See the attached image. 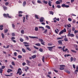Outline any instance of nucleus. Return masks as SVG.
<instances>
[{
    "label": "nucleus",
    "instance_id": "obj_1",
    "mask_svg": "<svg viewBox=\"0 0 78 78\" xmlns=\"http://www.w3.org/2000/svg\"><path fill=\"white\" fill-rule=\"evenodd\" d=\"M22 69L20 68H19L18 69V72H17L16 74H19V75H21L22 74Z\"/></svg>",
    "mask_w": 78,
    "mask_h": 78
},
{
    "label": "nucleus",
    "instance_id": "obj_2",
    "mask_svg": "<svg viewBox=\"0 0 78 78\" xmlns=\"http://www.w3.org/2000/svg\"><path fill=\"white\" fill-rule=\"evenodd\" d=\"M62 7L64 8H69V5H66L65 4H63L62 5Z\"/></svg>",
    "mask_w": 78,
    "mask_h": 78
},
{
    "label": "nucleus",
    "instance_id": "obj_3",
    "mask_svg": "<svg viewBox=\"0 0 78 78\" xmlns=\"http://www.w3.org/2000/svg\"><path fill=\"white\" fill-rule=\"evenodd\" d=\"M66 48V46H63L62 47V49L63 50V51H65L66 52V51H67L68 50V49L67 48H66L65 50H64V48Z\"/></svg>",
    "mask_w": 78,
    "mask_h": 78
},
{
    "label": "nucleus",
    "instance_id": "obj_4",
    "mask_svg": "<svg viewBox=\"0 0 78 78\" xmlns=\"http://www.w3.org/2000/svg\"><path fill=\"white\" fill-rule=\"evenodd\" d=\"M62 41H64V40H58V42L59 43V44H60L61 45H62Z\"/></svg>",
    "mask_w": 78,
    "mask_h": 78
},
{
    "label": "nucleus",
    "instance_id": "obj_5",
    "mask_svg": "<svg viewBox=\"0 0 78 78\" xmlns=\"http://www.w3.org/2000/svg\"><path fill=\"white\" fill-rule=\"evenodd\" d=\"M47 48H48L49 49V51H52V50H52V49L53 48V47H47Z\"/></svg>",
    "mask_w": 78,
    "mask_h": 78
},
{
    "label": "nucleus",
    "instance_id": "obj_6",
    "mask_svg": "<svg viewBox=\"0 0 78 78\" xmlns=\"http://www.w3.org/2000/svg\"><path fill=\"white\" fill-rule=\"evenodd\" d=\"M4 16H5V17H9V18H11V17L9 16V14H3Z\"/></svg>",
    "mask_w": 78,
    "mask_h": 78
},
{
    "label": "nucleus",
    "instance_id": "obj_7",
    "mask_svg": "<svg viewBox=\"0 0 78 78\" xmlns=\"http://www.w3.org/2000/svg\"><path fill=\"white\" fill-rule=\"evenodd\" d=\"M44 18L41 17L40 19V21L41 22H44Z\"/></svg>",
    "mask_w": 78,
    "mask_h": 78
},
{
    "label": "nucleus",
    "instance_id": "obj_8",
    "mask_svg": "<svg viewBox=\"0 0 78 78\" xmlns=\"http://www.w3.org/2000/svg\"><path fill=\"white\" fill-rule=\"evenodd\" d=\"M29 37L31 39H38L37 37H31L30 36H29Z\"/></svg>",
    "mask_w": 78,
    "mask_h": 78
},
{
    "label": "nucleus",
    "instance_id": "obj_9",
    "mask_svg": "<svg viewBox=\"0 0 78 78\" xmlns=\"http://www.w3.org/2000/svg\"><path fill=\"white\" fill-rule=\"evenodd\" d=\"M26 62L27 64V65H28V66H30V63H31V62L29 61L28 60H27L26 61Z\"/></svg>",
    "mask_w": 78,
    "mask_h": 78
},
{
    "label": "nucleus",
    "instance_id": "obj_10",
    "mask_svg": "<svg viewBox=\"0 0 78 78\" xmlns=\"http://www.w3.org/2000/svg\"><path fill=\"white\" fill-rule=\"evenodd\" d=\"M64 71L65 72H66V73H68V74H70V72L69 71H68L67 69H65L64 70Z\"/></svg>",
    "mask_w": 78,
    "mask_h": 78
},
{
    "label": "nucleus",
    "instance_id": "obj_11",
    "mask_svg": "<svg viewBox=\"0 0 78 78\" xmlns=\"http://www.w3.org/2000/svg\"><path fill=\"white\" fill-rule=\"evenodd\" d=\"M26 68H27V69H25V72H27V71H28V70L29 69V68H28V67L27 66L26 67Z\"/></svg>",
    "mask_w": 78,
    "mask_h": 78
},
{
    "label": "nucleus",
    "instance_id": "obj_12",
    "mask_svg": "<svg viewBox=\"0 0 78 78\" xmlns=\"http://www.w3.org/2000/svg\"><path fill=\"white\" fill-rule=\"evenodd\" d=\"M22 50L23 53H26V50L25 49L23 48L22 49Z\"/></svg>",
    "mask_w": 78,
    "mask_h": 78
},
{
    "label": "nucleus",
    "instance_id": "obj_13",
    "mask_svg": "<svg viewBox=\"0 0 78 78\" xmlns=\"http://www.w3.org/2000/svg\"><path fill=\"white\" fill-rule=\"evenodd\" d=\"M24 37L25 38H27V41H28L29 40V38H28V36H26L25 35L24 36Z\"/></svg>",
    "mask_w": 78,
    "mask_h": 78
},
{
    "label": "nucleus",
    "instance_id": "obj_14",
    "mask_svg": "<svg viewBox=\"0 0 78 78\" xmlns=\"http://www.w3.org/2000/svg\"><path fill=\"white\" fill-rule=\"evenodd\" d=\"M39 28H42V29H43L42 30V31H44V30H45V29H44V27H39Z\"/></svg>",
    "mask_w": 78,
    "mask_h": 78
},
{
    "label": "nucleus",
    "instance_id": "obj_15",
    "mask_svg": "<svg viewBox=\"0 0 78 78\" xmlns=\"http://www.w3.org/2000/svg\"><path fill=\"white\" fill-rule=\"evenodd\" d=\"M64 37L62 36V37H58L57 38V39L58 40H60V39H62L63 38V37Z\"/></svg>",
    "mask_w": 78,
    "mask_h": 78
},
{
    "label": "nucleus",
    "instance_id": "obj_16",
    "mask_svg": "<svg viewBox=\"0 0 78 78\" xmlns=\"http://www.w3.org/2000/svg\"><path fill=\"white\" fill-rule=\"evenodd\" d=\"M26 48L27 50H28V51H31V49H30V48L28 47H26Z\"/></svg>",
    "mask_w": 78,
    "mask_h": 78
},
{
    "label": "nucleus",
    "instance_id": "obj_17",
    "mask_svg": "<svg viewBox=\"0 0 78 78\" xmlns=\"http://www.w3.org/2000/svg\"><path fill=\"white\" fill-rule=\"evenodd\" d=\"M1 36H2V38H3V39H4V37H5V35H4V34H3V33H2L1 34Z\"/></svg>",
    "mask_w": 78,
    "mask_h": 78
},
{
    "label": "nucleus",
    "instance_id": "obj_18",
    "mask_svg": "<svg viewBox=\"0 0 78 78\" xmlns=\"http://www.w3.org/2000/svg\"><path fill=\"white\" fill-rule=\"evenodd\" d=\"M43 3H44L45 4H47L48 3V2L47 1H46L45 0H43Z\"/></svg>",
    "mask_w": 78,
    "mask_h": 78
},
{
    "label": "nucleus",
    "instance_id": "obj_19",
    "mask_svg": "<svg viewBox=\"0 0 78 78\" xmlns=\"http://www.w3.org/2000/svg\"><path fill=\"white\" fill-rule=\"evenodd\" d=\"M3 8L4 9V11H5V10H6L7 9V7L5 6H3Z\"/></svg>",
    "mask_w": 78,
    "mask_h": 78
},
{
    "label": "nucleus",
    "instance_id": "obj_20",
    "mask_svg": "<svg viewBox=\"0 0 78 78\" xmlns=\"http://www.w3.org/2000/svg\"><path fill=\"white\" fill-rule=\"evenodd\" d=\"M35 45L36 46H38V47H40V46H41V44H40V43L36 44Z\"/></svg>",
    "mask_w": 78,
    "mask_h": 78
},
{
    "label": "nucleus",
    "instance_id": "obj_21",
    "mask_svg": "<svg viewBox=\"0 0 78 78\" xmlns=\"http://www.w3.org/2000/svg\"><path fill=\"white\" fill-rule=\"evenodd\" d=\"M39 40L40 41V42H42L44 41L42 39L39 38Z\"/></svg>",
    "mask_w": 78,
    "mask_h": 78
},
{
    "label": "nucleus",
    "instance_id": "obj_22",
    "mask_svg": "<svg viewBox=\"0 0 78 78\" xmlns=\"http://www.w3.org/2000/svg\"><path fill=\"white\" fill-rule=\"evenodd\" d=\"M63 31V30H62L60 31V32L59 33V35H61V34H62V33H64V32Z\"/></svg>",
    "mask_w": 78,
    "mask_h": 78
},
{
    "label": "nucleus",
    "instance_id": "obj_23",
    "mask_svg": "<svg viewBox=\"0 0 78 78\" xmlns=\"http://www.w3.org/2000/svg\"><path fill=\"white\" fill-rule=\"evenodd\" d=\"M44 59H45V57H44V56H43L42 58V60L43 62H45Z\"/></svg>",
    "mask_w": 78,
    "mask_h": 78
},
{
    "label": "nucleus",
    "instance_id": "obj_24",
    "mask_svg": "<svg viewBox=\"0 0 78 78\" xmlns=\"http://www.w3.org/2000/svg\"><path fill=\"white\" fill-rule=\"evenodd\" d=\"M32 57L33 59H34V58H35L36 57V55H34L33 56H32Z\"/></svg>",
    "mask_w": 78,
    "mask_h": 78
},
{
    "label": "nucleus",
    "instance_id": "obj_25",
    "mask_svg": "<svg viewBox=\"0 0 78 78\" xmlns=\"http://www.w3.org/2000/svg\"><path fill=\"white\" fill-rule=\"evenodd\" d=\"M55 3H56L57 5H59V4H60V2L58 1H57Z\"/></svg>",
    "mask_w": 78,
    "mask_h": 78
},
{
    "label": "nucleus",
    "instance_id": "obj_26",
    "mask_svg": "<svg viewBox=\"0 0 78 78\" xmlns=\"http://www.w3.org/2000/svg\"><path fill=\"white\" fill-rule=\"evenodd\" d=\"M25 5H26V1H24L23 3V6H25Z\"/></svg>",
    "mask_w": 78,
    "mask_h": 78
},
{
    "label": "nucleus",
    "instance_id": "obj_27",
    "mask_svg": "<svg viewBox=\"0 0 78 78\" xmlns=\"http://www.w3.org/2000/svg\"><path fill=\"white\" fill-rule=\"evenodd\" d=\"M20 42H23V41H24L23 39H22V38H20Z\"/></svg>",
    "mask_w": 78,
    "mask_h": 78
},
{
    "label": "nucleus",
    "instance_id": "obj_28",
    "mask_svg": "<svg viewBox=\"0 0 78 78\" xmlns=\"http://www.w3.org/2000/svg\"><path fill=\"white\" fill-rule=\"evenodd\" d=\"M60 67H66V66L64 65H60Z\"/></svg>",
    "mask_w": 78,
    "mask_h": 78
},
{
    "label": "nucleus",
    "instance_id": "obj_29",
    "mask_svg": "<svg viewBox=\"0 0 78 78\" xmlns=\"http://www.w3.org/2000/svg\"><path fill=\"white\" fill-rule=\"evenodd\" d=\"M47 29H45L44 31L43 32V33H44V34H45V33H46L47 32Z\"/></svg>",
    "mask_w": 78,
    "mask_h": 78
},
{
    "label": "nucleus",
    "instance_id": "obj_30",
    "mask_svg": "<svg viewBox=\"0 0 78 78\" xmlns=\"http://www.w3.org/2000/svg\"><path fill=\"white\" fill-rule=\"evenodd\" d=\"M64 40L65 41L67 42L68 41V39H67V38H65L64 39Z\"/></svg>",
    "mask_w": 78,
    "mask_h": 78
},
{
    "label": "nucleus",
    "instance_id": "obj_31",
    "mask_svg": "<svg viewBox=\"0 0 78 78\" xmlns=\"http://www.w3.org/2000/svg\"><path fill=\"white\" fill-rule=\"evenodd\" d=\"M35 17L36 19H39V18L38 17V16H37V15H35Z\"/></svg>",
    "mask_w": 78,
    "mask_h": 78
},
{
    "label": "nucleus",
    "instance_id": "obj_32",
    "mask_svg": "<svg viewBox=\"0 0 78 78\" xmlns=\"http://www.w3.org/2000/svg\"><path fill=\"white\" fill-rule=\"evenodd\" d=\"M71 51H72V52H73V53H76V51L73 50H71Z\"/></svg>",
    "mask_w": 78,
    "mask_h": 78
},
{
    "label": "nucleus",
    "instance_id": "obj_33",
    "mask_svg": "<svg viewBox=\"0 0 78 78\" xmlns=\"http://www.w3.org/2000/svg\"><path fill=\"white\" fill-rule=\"evenodd\" d=\"M46 28H48V29H50V26H49L48 25H46Z\"/></svg>",
    "mask_w": 78,
    "mask_h": 78
},
{
    "label": "nucleus",
    "instance_id": "obj_34",
    "mask_svg": "<svg viewBox=\"0 0 78 78\" xmlns=\"http://www.w3.org/2000/svg\"><path fill=\"white\" fill-rule=\"evenodd\" d=\"M18 58H19V59H21L22 58V56H21V55H19L18 56Z\"/></svg>",
    "mask_w": 78,
    "mask_h": 78
},
{
    "label": "nucleus",
    "instance_id": "obj_35",
    "mask_svg": "<svg viewBox=\"0 0 78 78\" xmlns=\"http://www.w3.org/2000/svg\"><path fill=\"white\" fill-rule=\"evenodd\" d=\"M67 26L69 28H70V27H71V25H70V24H69L68 25H67Z\"/></svg>",
    "mask_w": 78,
    "mask_h": 78
},
{
    "label": "nucleus",
    "instance_id": "obj_36",
    "mask_svg": "<svg viewBox=\"0 0 78 78\" xmlns=\"http://www.w3.org/2000/svg\"><path fill=\"white\" fill-rule=\"evenodd\" d=\"M21 34H24V30H22L21 31Z\"/></svg>",
    "mask_w": 78,
    "mask_h": 78
},
{
    "label": "nucleus",
    "instance_id": "obj_37",
    "mask_svg": "<svg viewBox=\"0 0 78 78\" xmlns=\"http://www.w3.org/2000/svg\"><path fill=\"white\" fill-rule=\"evenodd\" d=\"M12 26L14 28H14H15V25H14V23H12Z\"/></svg>",
    "mask_w": 78,
    "mask_h": 78
},
{
    "label": "nucleus",
    "instance_id": "obj_38",
    "mask_svg": "<svg viewBox=\"0 0 78 78\" xmlns=\"http://www.w3.org/2000/svg\"><path fill=\"white\" fill-rule=\"evenodd\" d=\"M71 35V33H70V32H69L68 34H67V36H68V37H69Z\"/></svg>",
    "mask_w": 78,
    "mask_h": 78
},
{
    "label": "nucleus",
    "instance_id": "obj_39",
    "mask_svg": "<svg viewBox=\"0 0 78 78\" xmlns=\"http://www.w3.org/2000/svg\"><path fill=\"white\" fill-rule=\"evenodd\" d=\"M50 14H52V15H53V14H54V13L53 12V11H50Z\"/></svg>",
    "mask_w": 78,
    "mask_h": 78
},
{
    "label": "nucleus",
    "instance_id": "obj_40",
    "mask_svg": "<svg viewBox=\"0 0 78 78\" xmlns=\"http://www.w3.org/2000/svg\"><path fill=\"white\" fill-rule=\"evenodd\" d=\"M73 57H71L70 58V61L71 62H72V61H73Z\"/></svg>",
    "mask_w": 78,
    "mask_h": 78
},
{
    "label": "nucleus",
    "instance_id": "obj_41",
    "mask_svg": "<svg viewBox=\"0 0 78 78\" xmlns=\"http://www.w3.org/2000/svg\"><path fill=\"white\" fill-rule=\"evenodd\" d=\"M35 31H38V28L37 27H36L35 28Z\"/></svg>",
    "mask_w": 78,
    "mask_h": 78
},
{
    "label": "nucleus",
    "instance_id": "obj_42",
    "mask_svg": "<svg viewBox=\"0 0 78 78\" xmlns=\"http://www.w3.org/2000/svg\"><path fill=\"white\" fill-rule=\"evenodd\" d=\"M11 64H12V65L13 66H15V63H14V62L12 61V63Z\"/></svg>",
    "mask_w": 78,
    "mask_h": 78
},
{
    "label": "nucleus",
    "instance_id": "obj_43",
    "mask_svg": "<svg viewBox=\"0 0 78 78\" xmlns=\"http://www.w3.org/2000/svg\"><path fill=\"white\" fill-rule=\"evenodd\" d=\"M70 36L71 37H74L75 35H74L73 34H71Z\"/></svg>",
    "mask_w": 78,
    "mask_h": 78
},
{
    "label": "nucleus",
    "instance_id": "obj_44",
    "mask_svg": "<svg viewBox=\"0 0 78 78\" xmlns=\"http://www.w3.org/2000/svg\"><path fill=\"white\" fill-rule=\"evenodd\" d=\"M9 67H10V68H11V69H14V67H13L11 65H10L9 66Z\"/></svg>",
    "mask_w": 78,
    "mask_h": 78
},
{
    "label": "nucleus",
    "instance_id": "obj_45",
    "mask_svg": "<svg viewBox=\"0 0 78 78\" xmlns=\"http://www.w3.org/2000/svg\"><path fill=\"white\" fill-rule=\"evenodd\" d=\"M64 68L63 67H60V70H64Z\"/></svg>",
    "mask_w": 78,
    "mask_h": 78
},
{
    "label": "nucleus",
    "instance_id": "obj_46",
    "mask_svg": "<svg viewBox=\"0 0 78 78\" xmlns=\"http://www.w3.org/2000/svg\"><path fill=\"white\" fill-rule=\"evenodd\" d=\"M25 17L24 16L23 17V22L24 23H25Z\"/></svg>",
    "mask_w": 78,
    "mask_h": 78
},
{
    "label": "nucleus",
    "instance_id": "obj_47",
    "mask_svg": "<svg viewBox=\"0 0 78 78\" xmlns=\"http://www.w3.org/2000/svg\"><path fill=\"white\" fill-rule=\"evenodd\" d=\"M39 50L41 52H42V51H43V50L42 48H40Z\"/></svg>",
    "mask_w": 78,
    "mask_h": 78
},
{
    "label": "nucleus",
    "instance_id": "obj_48",
    "mask_svg": "<svg viewBox=\"0 0 78 78\" xmlns=\"http://www.w3.org/2000/svg\"><path fill=\"white\" fill-rule=\"evenodd\" d=\"M62 31H63V32H64V33H66V28H64L63 30H62Z\"/></svg>",
    "mask_w": 78,
    "mask_h": 78
},
{
    "label": "nucleus",
    "instance_id": "obj_49",
    "mask_svg": "<svg viewBox=\"0 0 78 78\" xmlns=\"http://www.w3.org/2000/svg\"><path fill=\"white\" fill-rule=\"evenodd\" d=\"M37 2L38 3H40V4L42 3V2H41L40 1V0H38L37 1Z\"/></svg>",
    "mask_w": 78,
    "mask_h": 78
},
{
    "label": "nucleus",
    "instance_id": "obj_50",
    "mask_svg": "<svg viewBox=\"0 0 78 78\" xmlns=\"http://www.w3.org/2000/svg\"><path fill=\"white\" fill-rule=\"evenodd\" d=\"M34 48L36 49H37V50H38V49H39V48H37V47H36V46H34Z\"/></svg>",
    "mask_w": 78,
    "mask_h": 78
},
{
    "label": "nucleus",
    "instance_id": "obj_51",
    "mask_svg": "<svg viewBox=\"0 0 78 78\" xmlns=\"http://www.w3.org/2000/svg\"><path fill=\"white\" fill-rule=\"evenodd\" d=\"M77 33H78V30H75L74 31L75 34H76Z\"/></svg>",
    "mask_w": 78,
    "mask_h": 78
},
{
    "label": "nucleus",
    "instance_id": "obj_52",
    "mask_svg": "<svg viewBox=\"0 0 78 78\" xmlns=\"http://www.w3.org/2000/svg\"><path fill=\"white\" fill-rule=\"evenodd\" d=\"M2 69H4V68H5V66H2L1 67Z\"/></svg>",
    "mask_w": 78,
    "mask_h": 78
},
{
    "label": "nucleus",
    "instance_id": "obj_53",
    "mask_svg": "<svg viewBox=\"0 0 78 78\" xmlns=\"http://www.w3.org/2000/svg\"><path fill=\"white\" fill-rule=\"evenodd\" d=\"M68 20L69 22H71V21H72V19H71V18H68Z\"/></svg>",
    "mask_w": 78,
    "mask_h": 78
},
{
    "label": "nucleus",
    "instance_id": "obj_54",
    "mask_svg": "<svg viewBox=\"0 0 78 78\" xmlns=\"http://www.w3.org/2000/svg\"><path fill=\"white\" fill-rule=\"evenodd\" d=\"M9 4V2H6L5 3V5H6V6H8V5Z\"/></svg>",
    "mask_w": 78,
    "mask_h": 78
},
{
    "label": "nucleus",
    "instance_id": "obj_55",
    "mask_svg": "<svg viewBox=\"0 0 78 78\" xmlns=\"http://www.w3.org/2000/svg\"><path fill=\"white\" fill-rule=\"evenodd\" d=\"M53 45L52 44H51V43H49L48 44V45L49 46H51Z\"/></svg>",
    "mask_w": 78,
    "mask_h": 78
},
{
    "label": "nucleus",
    "instance_id": "obj_56",
    "mask_svg": "<svg viewBox=\"0 0 78 78\" xmlns=\"http://www.w3.org/2000/svg\"><path fill=\"white\" fill-rule=\"evenodd\" d=\"M57 7L58 8H61V6H60V5H57Z\"/></svg>",
    "mask_w": 78,
    "mask_h": 78
},
{
    "label": "nucleus",
    "instance_id": "obj_57",
    "mask_svg": "<svg viewBox=\"0 0 78 78\" xmlns=\"http://www.w3.org/2000/svg\"><path fill=\"white\" fill-rule=\"evenodd\" d=\"M72 30L73 31H75V27H73Z\"/></svg>",
    "mask_w": 78,
    "mask_h": 78
},
{
    "label": "nucleus",
    "instance_id": "obj_58",
    "mask_svg": "<svg viewBox=\"0 0 78 78\" xmlns=\"http://www.w3.org/2000/svg\"><path fill=\"white\" fill-rule=\"evenodd\" d=\"M3 72V70L2 69H1L0 70V73H2V72Z\"/></svg>",
    "mask_w": 78,
    "mask_h": 78
},
{
    "label": "nucleus",
    "instance_id": "obj_59",
    "mask_svg": "<svg viewBox=\"0 0 78 78\" xmlns=\"http://www.w3.org/2000/svg\"><path fill=\"white\" fill-rule=\"evenodd\" d=\"M8 30H5V33H6L7 32H8Z\"/></svg>",
    "mask_w": 78,
    "mask_h": 78
},
{
    "label": "nucleus",
    "instance_id": "obj_60",
    "mask_svg": "<svg viewBox=\"0 0 78 78\" xmlns=\"http://www.w3.org/2000/svg\"><path fill=\"white\" fill-rule=\"evenodd\" d=\"M73 69H75L76 68V67H75V65H74V64H73Z\"/></svg>",
    "mask_w": 78,
    "mask_h": 78
},
{
    "label": "nucleus",
    "instance_id": "obj_61",
    "mask_svg": "<svg viewBox=\"0 0 78 78\" xmlns=\"http://www.w3.org/2000/svg\"><path fill=\"white\" fill-rule=\"evenodd\" d=\"M14 55L15 56H17V53L16 52H14Z\"/></svg>",
    "mask_w": 78,
    "mask_h": 78
},
{
    "label": "nucleus",
    "instance_id": "obj_62",
    "mask_svg": "<svg viewBox=\"0 0 78 78\" xmlns=\"http://www.w3.org/2000/svg\"><path fill=\"white\" fill-rule=\"evenodd\" d=\"M24 45L25 47H29V46H30V45H27V44H24Z\"/></svg>",
    "mask_w": 78,
    "mask_h": 78
},
{
    "label": "nucleus",
    "instance_id": "obj_63",
    "mask_svg": "<svg viewBox=\"0 0 78 78\" xmlns=\"http://www.w3.org/2000/svg\"><path fill=\"white\" fill-rule=\"evenodd\" d=\"M25 64H26V63L25 62H23L22 63V65L23 66H25Z\"/></svg>",
    "mask_w": 78,
    "mask_h": 78
},
{
    "label": "nucleus",
    "instance_id": "obj_64",
    "mask_svg": "<svg viewBox=\"0 0 78 78\" xmlns=\"http://www.w3.org/2000/svg\"><path fill=\"white\" fill-rule=\"evenodd\" d=\"M12 36H15V34L14 33H12Z\"/></svg>",
    "mask_w": 78,
    "mask_h": 78
}]
</instances>
